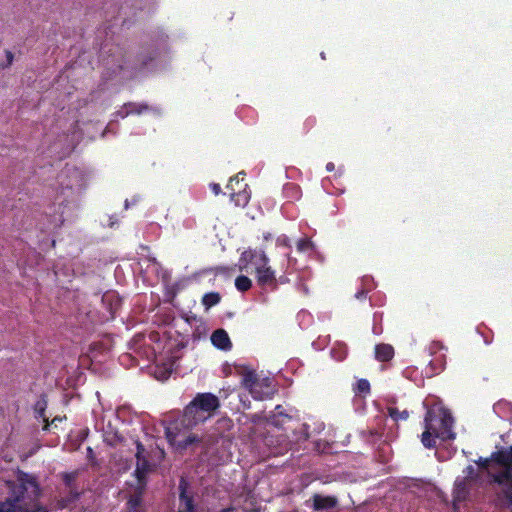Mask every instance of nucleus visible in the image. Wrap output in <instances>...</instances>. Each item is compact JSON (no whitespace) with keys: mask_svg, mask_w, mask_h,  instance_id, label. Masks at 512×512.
Masks as SVG:
<instances>
[{"mask_svg":"<svg viewBox=\"0 0 512 512\" xmlns=\"http://www.w3.org/2000/svg\"><path fill=\"white\" fill-rule=\"evenodd\" d=\"M8 496L0 501V512H49L39 502L41 489L36 479L21 473L16 481H7Z\"/></svg>","mask_w":512,"mask_h":512,"instance_id":"f257e3e1","label":"nucleus"},{"mask_svg":"<svg viewBox=\"0 0 512 512\" xmlns=\"http://www.w3.org/2000/svg\"><path fill=\"white\" fill-rule=\"evenodd\" d=\"M220 512H234V508H224Z\"/></svg>","mask_w":512,"mask_h":512,"instance_id":"c9c22d12","label":"nucleus"},{"mask_svg":"<svg viewBox=\"0 0 512 512\" xmlns=\"http://www.w3.org/2000/svg\"><path fill=\"white\" fill-rule=\"evenodd\" d=\"M178 491L177 512H199L198 495L184 477L179 480Z\"/></svg>","mask_w":512,"mask_h":512,"instance_id":"423d86ee","label":"nucleus"},{"mask_svg":"<svg viewBox=\"0 0 512 512\" xmlns=\"http://www.w3.org/2000/svg\"><path fill=\"white\" fill-rule=\"evenodd\" d=\"M210 188L212 190V192L215 194V195H218L221 193V187L219 184L217 183H212L210 184Z\"/></svg>","mask_w":512,"mask_h":512,"instance_id":"c756f323","label":"nucleus"},{"mask_svg":"<svg viewBox=\"0 0 512 512\" xmlns=\"http://www.w3.org/2000/svg\"><path fill=\"white\" fill-rule=\"evenodd\" d=\"M235 286L237 290L245 292L252 287V281L247 276L240 275L235 279Z\"/></svg>","mask_w":512,"mask_h":512,"instance_id":"412c9836","label":"nucleus"},{"mask_svg":"<svg viewBox=\"0 0 512 512\" xmlns=\"http://www.w3.org/2000/svg\"><path fill=\"white\" fill-rule=\"evenodd\" d=\"M504 495H505L506 499L512 504V486L505 487Z\"/></svg>","mask_w":512,"mask_h":512,"instance_id":"c85d7f7f","label":"nucleus"},{"mask_svg":"<svg viewBox=\"0 0 512 512\" xmlns=\"http://www.w3.org/2000/svg\"><path fill=\"white\" fill-rule=\"evenodd\" d=\"M196 441H198V438L195 435H190L185 439L183 447H187L189 444H192Z\"/></svg>","mask_w":512,"mask_h":512,"instance_id":"cd10ccee","label":"nucleus"},{"mask_svg":"<svg viewBox=\"0 0 512 512\" xmlns=\"http://www.w3.org/2000/svg\"><path fill=\"white\" fill-rule=\"evenodd\" d=\"M394 348L390 344H377L375 346V358L380 362H388L394 357Z\"/></svg>","mask_w":512,"mask_h":512,"instance_id":"ddd939ff","label":"nucleus"},{"mask_svg":"<svg viewBox=\"0 0 512 512\" xmlns=\"http://www.w3.org/2000/svg\"><path fill=\"white\" fill-rule=\"evenodd\" d=\"M291 417L286 414L281 405L275 407L273 415L270 416V423L276 427H281L285 420H290Z\"/></svg>","mask_w":512,"mask_h":512,"instance_id":"dca6fc26","label":"nucleus"},{"mask_svg":"<svg viewBox=\"0 0 512 512\" xmlns=\"http://www.w3.org/2000/svg\"><path fill=\"white\" fill-rule=\"evenodd\" d=\"M136 444V468L134 471L135 477L137 479L138 485L140 488H144L146 486V477L149 472L152 471V465L150 464L147 456L145 455V447L137 440Z\"/></svg>","mask_w":512,"mask_h":512,"instance_id":"6e6552de","label":"nucleus"},{"mask_svg":"<svg viewBox=\"0 0 512 512\" xmlns=\"http://www.w3.org/2000/svg\"><path fill=\"white\" fill-rule=\"evenodd\" d=\"M240 263L243 264L244 267L250 264L254 265L257 270V267L267 265L269 258L263 250L248 249L241 254Z\"/></svg>","mask_w":512,"mask_h":512,"instance_id":"1a4fd4ad","label":"nucleus"},{"mask_svg":"<svg viewBox=\"0 0 512 512\" xmlns=\"http://www.w3.org/2000/svg\"><path fill=\"white\" fill-rule=\"evenodd\" d=\"M356 393L358 394H368L370 393V383L367 379H360L356 383L355 388Z\"/></svg>","mask_w":512,"mask_h":512,"instance_id":"5701e85b","label":"nucleus"},{"mask_svg":"<svg viewBox=\"0 0 512 512\" xmlns=\"http://www.w3.org/2000/svg\"><path fill=\"white\" fill-rule=\"evenodd\" d=\"M124 111H119L118 114L124 118L129 114H141L149 109L148 105L140 103H128L123 107Z\"/></svg>","mask_w":512,"mask_h":512,"instance_id":"2eb2a0df","label":"nucleus"},{"mask_svg":"<svg viewBox=\"0 0 512 512\" xmlns=\"http://www.w3.org/2000/svg\"><path fill=\"white\" fill-rule=\"evenodd\" d=\"M465 473L467 477H471L474 474V468L472 466H468L465 469Z\"/></svg>","mask_w":512,"mask_h":512,"instance_id":"72a5a7b5","label":"nucleus"},{"mask_svg":"<svg viewBox=\"0 0 512 512\" xmlns=\"http://www.w3.org/2000/svg\"><path fill=\"white\" fill-rule=\"evenodd\" d=\"M142 501L143 500H142V492L141 491L132 495L126 503L129 512H134L136 510L144 511V509L142 507Z\"/></svg>","mask_w":512,"mask_h":512,"instance_id":"a211bd4d","label":"nucleus"},{"mask_svg":"<svg viewBox=\"0 0 512 512\" xmlns=\"http://www.w3.org/2000/svg\"><path fill=\"white\" fill-rule=\"evenodd\" d=\"M316 123V119L315 118H308L306 119L305 121V126L308 127V128H312Z\"/></svg>","mask_w":512,"mask_h":512,"instance_id":"473e14b6","label":"nucleus"},{"mask_svg":"<svg viewBox=\"0 0 512 512\" xmlns=\"http://www.w3.org/2000/svg\"><path fill=\"white\" fill-rule=\"evenodd\" d=\"M453 418L450 412L442 407H431L427 409L424 417V432L421 435V442L425 448L431 449L436 446V439L443 441L455 438L452 431Z\"/></svg>","mask_w":512,"mask_h":512,"instance_id":"f03ea898","label":"nucleus"},{"mask_svg":"<svg viewBox=\"0 0 512 512\" xmlns=\"http://www.w3.org/2000/svg\"><path fill=\"white\" fill-rule=\"evenodd\" d=\"M211 342L220 350L228 351L232 348V342L224 329L215 330L211 335Z\"/></svg>","mask_w":512,"mask_h":512,"instance_id":"f8f14e48","label":"nucleus"},{"mask_svg":"<svg viewBox=\"0 0 512 512\" xmlns=\"http://www.w3.org/2000/svg\"><path fill=\"white\" fill-rule=\"evenodd\" d=\"M491 462H493V461L490 456L489 458H484V459L480 458L479 461L477 462V464L479 465V467H481L483 469H487Z\"/></svg>","mask_w":512,"mask_h":512,"instance_id":"bb28decb","label":"nucleus"},{"mask_svg":"<svg viewBox=\"0 0 512 512\" xmlns=\"http://www.w3.org/2000/svg\"><path fill=\"white\" fill-rule=\"evenodd\" d=\"M430 366L433 368V370L436 372V371H441L444 369V361L443 359H436L435 362L434 361H430Z\"/></svg>","mask_w":512,"mask_h":512,"instance_id":"393cba45","label":"nucleus"},{"mask_svg":"<svg viewBox=\"0 0 512 512\" xmlns=\"http://www.w3.org/2000/svg\"><path fill=\"white\" fill-rule=\"evenodd\" d=\"M296 247L299 252H307L314 249V244L309 238H301L297 241Z\"/></svg>","mask_w":512,"mask_h":512,"instance_id":"4be33fe9","label":"nucleus"},{"mask_svg":"<svg viewBox=\"0 0 512 512\" xmlns=\"http://www.w3.org/2000/svg\"><path fill=\"white\" fill-rule=\"evenodd\" d=\"M334 169H335V165H334V163L329 162V163H327V164H326V170H327V171L331 172V171H333Z\"/></svg>","mask_w":512,"mask_h":512,"instance_id":"f704fd0d","label":"nucleus"},{"mask_svg":"<svg viewBox=\"0 0 512 512\" xmlns=\"http://www.w3.org/2000/svg\"><path fill=\"white\" fill-rule=\"evenodd\" d=\"M241 384L255 400L270 399L275 393L272 379L269 377L260 378L251 369H245L242 372Z\"/></svg>","mask_w":512,"mask_h":512,"instance_id":"20e7f679","label":"nucleus"},{"mask_svg":"<svg viewBox=\"0 0 512 512\" xmlns=\"http://www.w3.org/2000/svg\"><path fill=\"white\" fill-rule=\"evenodd\" d=\"M256 278L258 285L261 287L276 288L277 286L275 272L268 264L257 267Z\"/></svg>","mask_w":512,"mask_h":512,"instance_id":"9d476101","label":"nucleus"},{"mask_svg":"<svg viewBox=\"0 0 512 512\" xmlns=\"http://www.w3.org/2000/svg\"><path fill=\"white\" fill-rule=\"evenodd\" d=\"M311 501V507L314 511L331 510L338 505V499L335 496H324L317 493L311 497Z\"/></svg>","mask_w":512,"mask_h":512,"instance_id":"9b49d317","label":"nucleus"},{"mask_svg":"<svg viewBox=\"0 0 512 512\" xmlns=\"http://www.w3.org/2000/svg\"><path fill=\"white\" fill-rule=\"evenodd\" d=\"M469 494V491L467 489L466 481L465 479L456 480L455 481V487L453 491V499L455 502H462L466 500L467 496Z\"/></svg>","mask_w":512,"mask_h":512,"instance_id":"4468645a","label":"nucleus"},{"mask_svg":"<svg viewBox=\"0 0 512 512\" xmlns=\"http://www.w3.org/2000/svg\"><path fill=\"white\" fill-rule=\"evenodd\" d=\"M220 407L219 398L212 393H198L184 408L183 420L185 426L193 427L203 422Z\"/></svg>","mask_w":512,"mask_h":512,"instance_id":"7ed1b4c3","label":"nucleus"},{"mask_svg":"<svg viewBox=\"0 0 512 512\" xmlns=\"http://www.w3.org/2000/svg\"><path fill=\"white\" fill-rule=\"evenodd\" d=\"M245 173H238L231 177L226 189L229 191L231 200L238 207H245L250 200V193L247 191L248 184L244 182Z\"/></svg>","mask_w":512,"mask_h":512,"instance_id":"0eeeda50","label":"nucleus"},{"mask_svg":"<svg viewBox=\"0 0 512 512\" xmlns=\"http://www.w3.org/2000/svg\"><path fill=\"white\" fill-rule=\"evenodd\" d=\"M366 295H367V291H366V290H364V289H362L361 291H358V292L355 294V297H356L357 299L362 300V299H365V298H366Z\"/></svg>","mask_w":512,"mask_h":512,"instance_id":"2f4dec72","label":"nucleus"},{"mask_svg":"<svg viewBox=\"0 0 512 512\" xmlns=\"http://www.w3.org/2000/svg\"><path fill=\"white\" fill-rule=\"evenodd\" d=\"M276 243L278 246H283L287 248L291 247L290 240L286 235L279 236L276 240Z\"/></svg>","mask_w":512,"mask_h":512,"instance_id":"b1692460","label":"nucleus"},{"mask_svg":"<svg viewBox=\"0 0 512 512\" xmlns=\"http://www.w3.org/2000/svg\"><path fill=\"white\" fill-rule=\"evenodd\" d=\"M221 299L222 297L219 292H208L202 296L201 304L204 306L205 310H209L219 304Z\"/></svg>","mask_w":512,"mask_h":512,"instance_id":"f3484780","label":"nucleus"},{"mask_svg":"<svg viewBox=\"0 0 512 512\" xmlns=\"http://www.w3.org/2000/svg\"><path fill=\"white\" fill-rule=\"evenodd\" d=\"M387 413L395 422H398L400 420H407L409 418V411L406 409L400 411L396 407H388Z\"/></svg>","mask_w":512,"mask_h":512,"instance_id":"aec40b11","label":"nucleus"},{"mask_svg":"<svg viewBox=\"0 0 512 512\" xmlns=\"http://www.w3.org/2000/svg\"><path fill=\"white\" fill-rule=\"evenodd\" d=\"M80 497V494L77 491L70 490L69 495L66 497H62L57 501L58 509H65L70 506V504L77 501Z\"/></svg>","mask_w":512,"mask_h":512,"instance_id":"6ab92c4d","label":"nucleus"},{"mask_svg":"<svg viewBox=\"0 0 512 512\" xmlns=\"http://www.w3.org/2000/svg\"><path fill=\"white\" fill-rule=\"evenodd\" d=\"M491 459L504 468L501 472L492 476L493 481L499 485L512 487V446L493 452Z\"/></svg>","mask_w":512,"mask_h":512,"instance_id":"39448f33","label":"nucleus"},{"mask_svg":"<svg viewBox=\"0 0 512 512\" xmlns=\"http://www.w3.org/2000/svg\"><path fill=\"white\" fill-rule=\"evenodd\" d=\"M5 54H6L7 62L5 64H0V69H5V68L9 67L13 62V59H14L13 53L9 50H6Z\"/></svg>","mask_w":512,"mask_h":512,"instance_id":"a878e982","label":"nucleus"},{"mask_svg":"<svg viewBox=\"0 0 512 512\" xmlns=\"http://www.w3.org/2000/svg\"><path fill=\"white\" fill-rule=\"evenodd\" d=\"M73 479H74V476H73V475H71V474H67V473H66V474L64 475V477H63V480H64V482H65V484H66L67 486H70V485H71V483H72Z\"/></svg>","mask_w":512,"mask_h":512,"instance_id":"7c9ffc66","label":"nucleus"}]
</instances>
